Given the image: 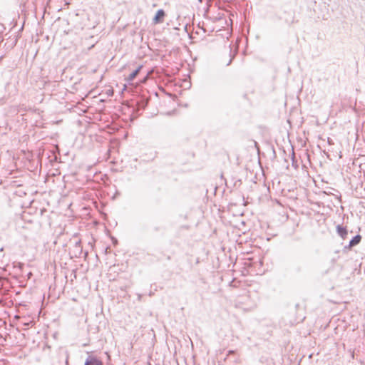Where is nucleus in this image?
<instances>
[{"label": "nucleus", "instance_id": "obj_1", "mask_svg": "<svg viewBox=\"0 0 365 365\" xmlns=\"http://www.w3.org/2000/svg\"><path fill=\"white\" fill-rule=\"evenodd\" d=\"M165 16V14L163 9L158 10L153 19V24H158L162 23L163 21Z\"/></svg>", "mask_w": 365, "mask_h": 365}, {"label": "nucleus", "instance_id": "obj_2", "mask_svg": "<svg viewBox=\"0 0 365 365\" xmlns=\"http://www.w3.org/2000/svg\"><path fill=\"white\" fill-rule=\"evenodd\" d=\"M84 365H103V363L97 357L93 356H88L85 361Z\"/></svg>", "mask_w": 365, "mask_h": 365}, {"label": "nucleus", "instance_id": "obj_3", "mask_svg": "<svg viewBox=\"0 0 365 365\" xmlns=\"http://www.w3.org/2000/svg\"><path fill=\"white\" fill-rule=\"evenodd\" d=\"M336 232H337V234L343 240H345L346 238L347 235H348V231L346 227L339 225L336 226Z\"/></svg>", "mask_w": 365, "mask_h": 365}, {"label": "nucleus", "instance_id": "obj_4", "mask_svg": "<svg viewBox=\"0 0 365 365\" xmlns=\"http://www.w3.org/2000/svg\"><path fill=\"white\" fill-rule=\"evenodd\" d=\"M140 70H134L132 73H130L127 78L126 81L129 85H133V80L136 78V76L139 74Z\"/></svg>", "mask_w": 365, "mask_h": 365}, {"label": "nucleus", "instance_id": "obj_5", "mask_svg": "<svg viewBox=\"0 0 365 365\" xmlns=\"http://www.w3.org/2000/svg\"><path fill=\"white\" fill-rule=\"evenodd\" d=\"M361 240V236L360 235H356L354 236L349 242V247H352L354 246L357 245Z\"/></svg>", "mask_w": 365, "mask_h": 365}, {"label": "nucleus", "instance_id": "obj_6", "mask_svg": "<svg viewBox=\"0 0 365 365\" xmlns=\"http://www.w3.org/2000/svg\"><path fill=\"white\" fill-rule=\"evenodd\" d=\"M155 71V70H154V69L150 70V71L147 73L146 76H144L142 79H140V80L139 81V83H145V82H146V81H147V79H148V78H153V73H154V71ZM136 83L138 84V82H137Z\"/></svg>", "mask_w": 365, "mask_h": 365}, {"label": "nucleus", "instance_id": "obj_7", "mask_svg": "<svg viewBox=\"0 0 365 365\" xmlns=\"http://www.w3.org/2000/svg\"><path fill=\"white\" fill-rule=\"evenodd\" d=\"M148 103L147 100L142 99L140 102H138V104L141 108H145Z\"/></svg>", "mask_w": 365, "mask_h": 365}, {"label": "nucleus", "instance_id": "obj_8", "mask_svg": "<svg viewBox=\"0 0 365 365\" xmlns=\"http://www.w3.org/2000/svg\"><path fill=\"white\" fill-rule=\"evenodd\" d=\"M231 61H232V58H230V56L227 62L225 63V66H229L230 62H231Z\"/></svg>", "mask_w": 365, "mask_h": 365}, {"label": "nucleus", "instance_id": "obj_9", "mask_svg": "<svg viewBox=\"0 0 365 365\" xmlns=\"http://www.w3.org/2000/svg\"><path fill=\"white\" fill-rule=\"evenodd\" d=\"M107 93H108L109 96H112V95H113V90H108V92H107Z\"/></svg>", "mask_w": 365, "mask_h": 365}, {"label": "nucleus", "instance_id": "obj_10", "mask_svg": "<svg viewBox=\"0 0 365 365\" xmlns=\"http://www.w3.org/2000/svg\"><path fill=\"white\" fill-rule=\"evenodd\" d=\"M328 143L332 144V140L330 138H328Z\"/></svg>", "mask_w": 365, "mask_h": 365}, {"label": "nucleus", "instance_id": "obj_11", "mask_svg": "<svg viewBox=\"0 0 365 365\" xmlns=\"http://www.w3.org/2000/svg\"><path fill=\"white\" fill-rule=\"evenodd\" d=\"M234 353H235V351H233V350H230V351H228V355H230V354H234Z\"/></svg>", "mask_w": 365, "mask_h": 365}, {"label": "nucleus", "instance_id": "obj_12", "mask_svg": "<svg viewBox=\"0 0 365 365\" xmlns=\"http://www.w3.org/2000/svg\"><path fill=\"white\" fill-rule=\"evenodd\" d=\"M126 88H127V85H125H125L123 86V91L126 90Z\"/></svg>", "mask_w": 365, "mask_h": 365}]
</instances>
